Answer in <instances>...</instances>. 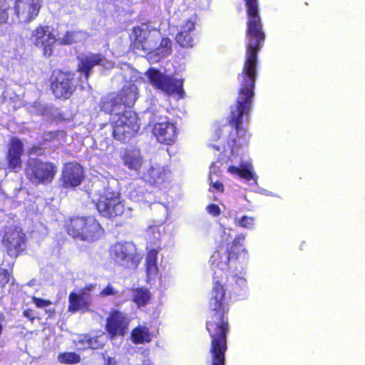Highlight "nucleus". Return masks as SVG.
Returning a JSON list of instances; mask_svg holds the SVG:
<instances>
[{"mask_svg":"<svg viewBox=\"0 0 365 365\" xmlns=\"http://www.w3.org/2000/svg\"><path fill=\"white\" fill-rule=\"evenodd\" d=\"M245 236L239 235L226 247L220 245L212 254L210 262L213 270V287L211 291V297L209 300V308L211 316L215 319H224L227 317L229 306L224 302L225 297V284L230 269L237 270L240 265V269L245 268L247 258L242 256V252L241 242Z\"/></svg>","mask_w":365,"mask_h":365,"instance_id":"nucleus-2","label":"nucleus"},{"mask_svg":"<svg viewBox=\"0 0 365 365\" xmlns=\"http://www.w3.org/2000/svg\"><path fill=\"white\" fill-rule=\"evenodd\" d=\"M109 257L117 265L135 269L142 257L136 246L130 242H117L109 248Z\"/></svg>","mask_w":365,"mask_h":365,"instance_id":"nucleus-10","label":"nucleus"},{"mask_svg":"<svg viewBox=\"0 0 365 365\" xmlns=\"http://www.w3.org/2000/svg\"><path fill=\"white\" fill-rule=\"evenodd\" d=\"M58 360L63 364H76L81 361V356L73 351H64L58 354Z\"/></svg>","mask_w":365,"mask_h":365,"instance_id":"nucleus-33","label":"nucleus"},{"mask_svg":"<svg viewBox=\"0 0 365 365\" xmlns=\"http://www.w3.org/2000/svg\"><path fill=\"white\" fill-rule=\"evenodd\" d=\"M1 244L6 254L11 258L16 259L26 250V235L20 229H9L4 232L1 239Z\"/></svg>","mask_w":365,"mask_h":365,"instance_id":"nucleus-14","label":"nucleus"},{"mask_svg":"<svg viewBox=\"0 0 365 365\" xmlns=\"http://www.w3.org/2000/svg\"><path fill=\"white\" fill-rule=\"evenodd\" d=\"M42 0H15L11 23L28 24L34 20L41 8Z\"/></svg>","mask_w":365,"mask_h":365,"instance_id":"nucleus-13","label":"nucleus"},{"mask_svg":"<svg viewBox=\"0 0 365 365\" xmlns=\"http://www.w3.org/2000/svg\"><path fill=\"white\" fill-rule=\"evenodd\" d=\"M85 178L83 168L77 162L66 163L62 168L60 182L66 189L79 186Z\"/></svg>","mask_w":365,"mask_h":365,"instance_id":"nucleus-17","label":"nucleus"},{"mask_svg":"<svg viewBox=\"0 0 365 365\" xmlns=\"http://www.w3.org/2000/svg\"><path fill=\"white\" fill-rule=\"evenodd\" d=\"M227 170L230 173L237 175L247 181L255 179V175L252 171V165L249 163H242L240 167L230 165Z\"/></svg>","mask_w":365,"mask_h":365,"instance_id":"nucleus-26","label":"nucleus"},{"mask_svg":"<svg viewBox=\"0 0 365 365\" xmlns=\"http://www.w3.org/2000/svg\"><path fill=\"white\" fill-rule=\"evenodd\" d=\"M11 10L10 3L8 0H0V25L4 24H12L11 15L8 11Z\"/></svg>","mask_w":365,"mask_h":365,"instance_id":"nucleus-34","label":"nucleus"},{"mask_svg":"<svg viewBox=\"0 0 365 365\" xmlns=\"http://www.w3.org/2000/svg\"><path fill=\"white\" fill-rule=\"evenodd\" d=\"M139 97L137 86L131 82L125 84L118 92L110 93L101 101V108L113 115L120 113L123 108H132Z\"/></svg>","mask_w":365,"mask_h":365,"instance_id":"nucleus-7","label":"nucleus"},{"mask_svg":"<svg viewBox=\"0 0 365 365\" xmlns=\"http://www.w3.org/2000/svg\"><path fill=\"white\" fill-rule=\"evenodd\" d=\"M24 153L22 141L16 138L12 137L9 142L6 160L7 166L10 170L19 172L22 167L21 157Z\"/></svg>","mask_w":365,"mask_h":365,"instance_id":"nucleus-20","label":"nucleus"},{"mask_svg":"<svg viewBox=\"0 0 365 365\" xmlns=\"http://www.w3.org/2000/svg\"><path fill=\"white\" fill-rule=\"evenodd\" d=\"M258 53L245 52L243 68L238 75L239 88L234 106H230L227 123L235 130V136L229 134L231 151L234 152L247 145L250 137L248 129L242 125L243 117L247 118L252 110L255 96V83L257 77Z\"/></svg>","mask_w":365,"mask_h":365,"instance_id":"nucleus-1","label":"nucleus"},{"mask_svg":"<svg viewBox=\"0 0 365 365\" xmlns=\"http://www.w3.org/2000/svg\"><path fill=\"white\" fill-rule=\"evenodd\" d=\"M210 187L212 189H210V191L213 192L214 190L217 191L219 192H224V185L222 182L217 180L215 182H210Z\"/></svg>","mask_w":365,"mask_h":365,"instance_id":"nucleus-40","label":"nucleus"},{"mask_svg":"<svg viewBox=\"0 0 365 365\" xmlns=\"http://www.w3.org/2000/svg\"><path fill=\"white\" fill-rule=\"evenodd\" d=\"M118 291L115 290L110 284H108L105 288H103L100 292V295L101 297H107L110 295H115L117 294Z\"/></svg>","mask_w":365,"mask_h":365,"instance_id":"nucleus-39","label":"nucleus"},{"mask_svg":"<svg viewBox=\"0 0 365 365\" xmlns=\"http://www.w3.org/2000/svg\"><path fill=\"white\" fill-rule=\"evenodd\" d=\"M232 279L233 282L228 285L230 294L235 296L238 299L246 298L248 294L246 279L237 274L233 275Z\"/></svg>","mask_w":365,"mask_h":365,"instance_id":"nucleus-25","label":"nucleus"},{"mask_svg":"<svg viewBox=\"0 0 365 365\" xmlns=\"http://www.w3.org/2000/svg\"><path fill=\"white\" fill-rule=\"evenodd\" d=\"M112 115L110 124L114 139L125 143L137 135L140 130V123L135 113L123 111L115 113Z\"/></svg>","mask_w":365,"mask_h":365,"instance_id":"nucleus-8","label":"nucleus"},{"mask_svg":"<svg viewBox=\"0 0 365 365\" xmlns=\"http://www.w3.org/2000/svg\"><path fill=\"white\" fill-rule=\"evenodd\" d=\"M121 160L124 166L128 170L139 173L142 165L143 158L139 149H125L121 155Z\"/></svg>","mask_w":365,"mask_h":365,"instance_id":"nucleus-23","label":"nucleus"},{"mask_svg":"<svg viewBox=\"0 0 365 365\" xmlns=\"http://www.w3.org/2000/svg\"><path fill=\"white\" fill-rule=\"evenodd\" d=\"M236 225L245 228H251L254 224V218L249 216H243L241 219H235Z\"/></svg>","mask_w":365,"mask_h":365,"instance_id":"nucleus-35","label":"nucleus"},{"mask_svg":"<svg viewBox=\"0 0 365 365\" xmlns=\"http://www.w3.org/2000/svg\"><path fill=\"white\" fill-rule=\"evenodd\" d=\"M152 53L161 58L169 56L172 53V42L168 37L161 38L160 44L153 49Z\"/></svg>","mask_w":365,"mask_h":365,"instance_id":"nucleus-31","label":"nucleus"},{"mask_svg":"<svg viewBox=\"0 0 365 365\" xmlns=\"http://www.w3.org/2000/svg\"><path fill=\"white\" fill-rule=\"evenodd\" d=\"M126 321H106V330L111 337L123 336L127 330Z\"/></svg>","mask_w":365,"mask_h":365,"instance_id":"nucleus-28","label":"nucleus"},{"mask_svg":"<svg viewBox=\"0 0 365 365\" xmlns=\"http://www.w3.org/2000/svg\"><path fill=\"white\" fill-rule=\"evenodd\" d=\"M152 133L159 143L167 145L174 144L178 135L176 123L168 120L155 123Z\"/></svg>","mask_w":365,"mask_h":365,"instance_id":"nucleus-19","label":"nucleus"},{"mask_svg":"<svg viewBox=\"0 0 365 365\" xmlns=\"http://www.w3.org/2000/svg\"><path fill=\"white\" fill-rule=\"evenodd\" d=\"M147 76L150 84L156 89H158L166 94L171 95L177 93L182 95V81L176 79L170 76L162 73L159 69L150 68L147 71Z\"/></svg>","mask_w":365,"mask_h":365,"instance_id":"nucleus-12","label":"nucleus"},{"mask_svg":"<svg viewBox=\"0 0 365 365\" xmlns=\"http://www.w3.org/2000/svg\"><path fill=\"white\" fill-rule=\"evenodd\" d=\"M246 13V31L247 41L245 52L259 53L265 40L263 24L260 17L259 0H243Z\"/></svg>","mask_w":365,"mask_h":365,"instance_id":"nucleus-4","label":"nucleus"},{"mask_svg":"<svg viewBox=\"0 0 365 365\" xmlns=\"http://www.w3.org/2000/svg\"><path fill=\"white\" fill-rule=\"evenodd\" d=\"M103 333L100 335L91 336L90 334H85L79 339V342L86 344L88 348L92 349H98L103 346Z\"/></svg>","mask_w":365,"mask_h":365,"instance_id":"nucleus-30","label":"nucleus"},{"mask_svg":"<svg viewBox=\"0 0 365 365\" xmlns=\"http://www.w3.org/2000/svg\"><path fill=\"white\" fill-rule=\"evenodd\" d=\"M11 274L8 269L0 267V288H4L10 280Z\"/></svg>","mask_w":365,"mask_h":365,"instance_id":"nucleus-37","label":"nucleus"},{"mask_svg":"<svg viewBox=\"0 0 365 365\" xmlns=\"http://www.w3.org/2000/svg\"><path fill=\"white\" fill-rule=\"evenodd\" d=\"M31 301L37 308L45 309L48 318H51L55 316V309L53 308H48L52 304L51 300L32 296Z\"/></svg>","mask_w":365,"mask_h":365,"instance_id":"nucleus-32","label":"nucleus"},{"mask_svg":"<svg viewBox=\"0 0 365 365\" xmlns=\"http://www.w3.org/2000/svg\"><path fill=\"white\" fill-rule=\"evenodd\" d=\"M159 251V248H153L148 251L146 254L145 271L148 282L154 279L158 274V267L157 259Z\"/></svg>","mask_w":365,"mask_h":365,"instance_id":"nucleus-24","label":"nucleus"},{"mask_svg":"<svg viewBox=\"0 0 365 365\" xmlns=\"http://www.w3.org/2000/svg\"><path fill=\"white\" fill-rule=\"evenodd\" d=\"M77 31H67L61 39V43L63 45H71L76 42Z\"/></svg>","mask_w":365,"mask_h":365,"instance_id":"nucleus-36","label":"nucleus"},{"mask_svg":"<svg viewBox=\"0 0 365 365\" xmlns=\"http://www.w3.org/2000/svg\"><path fill=\"white\" fill-rule=\"evenodd\" d=\"M152 294L146 287H137L133 289V302L138 307L145 306L150 300Z\"/></svg>","mask_w":365,"mask_h":365,"instance_id":"nucleus-27","label":"nucleus"},{"mask_svg":"<svg viewBox=\"0 0 365 365\" xmlns=\"http://www.w3.org/2000/svg\"><path fill=\"white\" fill-rule=\"evenodd\" d=\"M57 173L56 165L51 161L30 158L26 163L24 174L26 179L34 185L51 183Z\"/></svg>","mask_w":365,"mask_h":365,"instance_id":"nucleus-9","label":"nucleus"},{"mask_svg":"<svg viewBox=\"0 0 365 365\" xmlns=\"http://www.w3.org/2000/svg\"><path fill=\"white\" fill-rule=\"evenodd\" d=\"M33 43L42 48L43 55L50 57L53 53V47L56 41L55 35L49 30L48 26H38L31 33Z\"/></svg>","mask_w":365,"mask_h":365,"instance_id":"nucleus-18","label":"nucleus"},{"mask_svg":"<svg viewBox=\"0 0 365 365\" xmlns=\"http://www.w3.org/2000/svg\"><path fill=\"white\" fill-rule=\"evenodd\" d=\"M206 328L211 338L210 365H225V353L227 349V321H207Z\"/></svg>","mask_w":365,"mask_h":365,"instance_id":"nucleus-6","label":"nucleus"},{"mask_svg":"<svg viewBox=\"0 0 365 365\" xmlns=\"http://www.w3.org/2000/svg\"><path fill=\"white\" fill-rule=\"evenodd\" d=\"M133 342L135 344L149 343L151 341L149 329L145 327H137L131 332Z\"/></svg>","mask_w":365,"mask_h":365,"instance_id":"nucleus-29","label":"nucleus"},{"mask_svg":"<svg viewBox=\"0 0 365 365\" xmlns=\"http://www.w3.org/2000/svg\"><path fill=\"white\" fill-rule=\"evenodd\" d=\"M106 319H125V317L120 312L113 309L110 312V314Z\"/></svg>","mask_w":365,"mask_h":365,"instance_id":"nucleus-41","label":"nucleus"},{"mask_svg":"<svg viewBox=\"0 0 365 365\" xmlns=\"http://www.w3.org/2000/svg\"><path fill=\"white\" fill-rule=\"evenodd\" d=\"M207 212L213 217H217L220 215V207L216 204H210L206 207Z\"/></svg>","mask_w":365,"mask_h":365,"instance_id":"nucleus-38","label":"nucleus"},{"mask_svg":"<svg viewBox=\"0 0 365 365\" xmlns=\"http://www.w3.org/2000/svg\"><path fill=\"white\" fill-rule=\"evenodd\" d=\"M48 81L49 90L54 98L66 101L76 91L79 80L74 71L56 68L51 71Z\"/></svg>","mask_w":365,"mask_h":365,"instance_id":"nucleus-5","label":"nucleus"},{"mask_svg":"<svg viewBox=\"0 0 365 365\" xmlns=\"http://www.w3.org/2000/svg\"><path fill=\"white\" fill-rule=\"evenodd\" d=\"M96 207L102 216L115 217L124 212V205L119 194L114 192H105L101 195Z\"/></svg>","mask_w":365,"mask_h":365,"instance_id":"nucleus-15","label":"nucleus"},{"mask_svg":"<svg viewBox=\"0 0 365 365\" xmlns=\"http://www.w3.org/2000/svg\"><path fill=\"white\" fill-rule=\"evenodd\" d=\"M195 18L187 19L181 26L180 31L176 34V42L183 48H191L194 45V31Z\"/></svg>","mask_w":365,"mask_h":365,"instance_id":"nucleus-21","label":"nucleus"},{"mask_svg":"<svg viewBox=\"0 0 365 365\" xmlns=\"http://www.w3.org/2000/svg\"><path fill=\"white\" fill-rule=\"evenodd\" d=\"M24 316L29 319H35L34 312L32 309H27L24 310Z\"/></svg>","mask_w":365,"mask_h":365,"instance_id":"nucleus-42","label":"nucleus"},{"mask_svg":"<svg viewBox=\"0 0 365 365\" xmlns=\"http://www.w3.org/2000/svg\"><path fill=\"white\" fill-rule=\"evenodd\" d=\"M64 230L73 240L94 243L101 240L105 230L93 215H73L64 221Z\"/></svg>","mask_w":365,"mask_h":365,"instance_id":"nucleus-3","label":"nucleus"},{"mask_svg":"<svg viewBox=\"0 0 365 365\" xmlns=\"http://www.w3.org/2000/svg\"><path fill=\"white\" fill-rule=\"evenodd\" d=\"M159 39V34L153 33L148 27L134 26L130 36V49L135 52L152 53Z\"/></svg>","mask_w":365,"mask_h":365,"instance_id":"nucleus-11","label":"nucleus"},{"mask_svg":"<svg viewBox=\"0 0 365 365\" xmlns=\"http://www.w3.org/2000/svg\"><path fill=\"white\" fill-rule=\"evenodd\" d=\"M78 60L77 71L83 73L87 80L91 73L93 68L102 64L103 57L100 53H90L88 55L78 58Z\"/></svg>","mask_w":365,"mask_h":365,"instance_id":"nucleus-22","label":"nucleus"},{"mask_svg":"<svg viewBox=\"0 0 365 365\" xmlns=\"http://www.w3.org/2000/svg\"><path fill=\"white\" fill-rule=\"evenodd\" d=\"M93 284L86 285L79 293L70 292L68 295V312L71 313L87 312L91 310L93 302L91 292L94 289Z\"/></svg>","mask_w":365,"mask_h":365,"instance_id":"nucleus-16","label":"nucleus"}]
</instances>
